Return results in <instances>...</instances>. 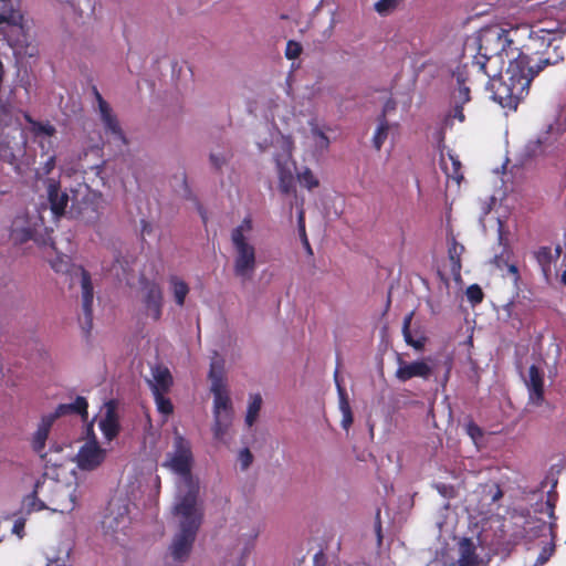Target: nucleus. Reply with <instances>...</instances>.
Masks as SVG:
<instances>
[{
	"label": "nucleus",
	"mask_w": 566,
	"mask_h": 566,
	"mask_svg": "<svg viewBox=\"0 0 566 566\" xmlns=\"http://www.w3.org/2000/svg\"><path fill=\"white\" fill-rule=\"evenodd\" d=\"M174 514L180 518L179 531L172 538L169 552L174 560L185 562L192 549L202 518L197 509L193 492L178 499L174 506Z\"/></svg>",
	"instance_id": "7ed1b4c3"
},
{
	"label": "nucleus",
	"mask_w": 566,
	"mask_h": 566,
	"mask_svg": "<svg viewBox=\"0 0 566 566\" xmlns=\"http://www.w3.org/2000/svg\"><path fill=\"white\" fill-rule=\"evenodd\" d=\"M33 237V231L31 228H19L18 221H14L11 227L10 238L14 243H24L31 240Z\"/></svg>",
	"instance_id": "473e14b6"
},
{
	"label": "nucleus",
	"mask_w": 566,
	"mask_h": 566,
	"mask_svg": "<svg viewBox=\"0 0 566 566\" xmlns=\"http://www.w3.org/2000/svg\"><path fill=\"white\" fill-rule=\"evenodd\" d=\"M151 378L147 384L153 394L169 392L174 385V377L167 366L155 364L150 367Z\"/></svg>",
	"instance_id": "4468645a"
},
{
	"label": "nucleus",
	"mask_w": 566,
	"mask_h": 566,
	"mask_svg": "<svg viewBox=\"0 0 566 566\" xmlns=\"http://www.w3.org/2000/svg\"><path fill=\"white\" fill-rule=\"evenodd\" d=\"M54 486L57 488L56 496H64V495L69 496L70 497V503L69 504H61V503H56L54 500H52L51 502L56 505L53 510L54 511H61V512L72 511L74 509V506H75L74 499L72 497V494L70 492H67V490L65 488L57 486L56 484H54Z\"/></svg>",
	"instance_id": "4c0bfd02"
},
{
	"label": "nucleus",
	"mask_w": 566,
	"mask_h": 566,
	"mask_svg": "<svg viewBox=\"0 0 566 566\" xmlns=\"http://www.w3.org/2000/svg\"><path fill=\"white\" fill-rule=\"evenodd\" d=\"M259 533L258 532H254L253 535H252V539H255L258 537Z\"/></svg>",
	"instance_id": "052dcab7"
},
{
	"label": "nucleus",
	"mask_w": 566,
	"mask_h": 566,
	"mask_svg": "<svg viewBox=\"0 0 566 566\" xmlns=\"http://www.w3.org/2000/svg\"><path fill=\"white\" fill-rule=\"evenodd\" d=\"M342 413H343L342 426L344 429H348L354 421L352 410H348V411H345Z\"/></svg>",
	"instance_id": "49530a36"
},
{
	"label": "nucleus",
	"mask_w": 566,
	"mask_h": 566,
	"mask_svg": "<svg viewBox=\"0 0 566 566\" xmlns=\"http://www.w3.org/2000/svg\"><path fill=\"white\" fill-rule=\"evenodd\" d=\"M200 216L202 218L203 223H207L206 212L201 208H200Z\"/></svg>",
	"instance_id": "13d9d810"
},
{
	"label": "nucleus",
	"mask_w": 566,
	"mask_h": 566,
	"mask_svg": "<svg viewBox=\"0 0 566 566\" xmlns=\"http://www.w3.org/2000/svg\"><path fill=\"white\" fill-rule=\"evenodd\" d=\"M377 534H378L379 541H381V525H380V522H378Z\"/></svg>",
	"instance_id": "4d7b16f0"
},
{
	"label": "nucleus",
	"mask_w": 566,
	"mask_h": 566,
	"mask_svg": "<svg viewBox=\"0 0 566 566\" xmlns=\"http://www.w3.org/2000/svg\"><path fill=\"white\" fill-rule=\"evenodd\" d=\"M98 427L107 441H113L119 434L120 423L115 400L105 403V413L99 420Z\"/></svg>",
	"instance_id": "9b49d317"
},
{
	"label": "nucleus",
	"mask_w": 566,
	"mask_h": 566,
	"mask_svg": "<svg viewBox=\"0 0 566 566\" xmlns=\"http://www.w3.org/2000/svg\"><path fill=\"white\" fill-rule=\"evenodd\" d=\"M467 297L473 305L479 304L483 301L484 293L478 284H472L467 289Z\"/></svg>",
	"instance_id": "58836bf2"
},
{
	"label": "nucleus",
	"mask_w": 566,
	"mask_h": 566,
	"mask_svg": "<svg viewBox=\"0 0 566 566\" xmlns=\"http://www.w3.org/2000/svg\"><path fill=\"white\" fill-rule=\"evenodd\" d=\"M45 480H38L34 484V489L31 494L27 495L23 500V506L27 509V512L41 511L46 509V505L43 501L38 497L40 489L44 485Z\"/></svg>",
	"instance_id": "bb28decb"
},
{
	"label": "nucleus",
	"mask_w": 566,
	"mask_h": 566,
	"mask_svg": "<svg viewBox=\"0 0 566 566\" xmlns=\"http://www.w3.org/2000/svg\"><path fill=\"white\" fill-rule=\"evenodd\" d=\"M334 378H335V384H336V387H337L340 411L345 412V411L352 410L350 409V405H349V400H348V395L346 392V389L343 387V385H342V382L339 380L338 370L337 369L335 370Z\"/></svg>",
	"instance_id": "f704fd0d"
},
{
	"label": "nucleus",
	"mask_w": 566,
	"mask_h": 566,
	"mask_svg": "<svg viewBox=\"0 0 566 566\" xmlns=\"http://www.w3.org/2000/svg\"><path fill=\"white\" fill-rule=\"evenodd\" d=\"M291 151L284 156H275V164L279 175V188L284 195H289L294 189L293 169L295 168V164L291 160Z\"/></svg>",
	"instance_id": "f8f14e48"
},
{
	"label": "nucleus",
	"mask_w": 566,
	"mask_h": 566,
	"mask_svg": "<svg viewBox=\"0 0 566 566\" xmlns=\"http://www.w3.org/2000/svg\"><path fill=\"white\" fill-rule=\"evenodd\" d=\"M48 199L51 210L55 217H61L65 213V209L69 203V195L61 191L59 182L50 180L48 186Z\"/></svg>",
	"instance_id": "a211bd4d"
},
{
	"label": "nucleus",
	"mask_w": 566,
	"mask_h": 566,
	"mask_svg": "<svg viewBox=\"0 0 566 566\" xmlns=\"http://www.w3.org/2000/svg\"><path fill=\"white\" fill-rule=\"evenodd\" d=\"M24 119L28 124L31 126V133L34 135V137H39L42 135L46 136H54L56 133L55 127L50 124L49 122H39L35 120L30 114H24Z\"/></svg>",
	"instance_id": "cd10ccee"
},
{
	"label": "nucleus",
	"mask_w": 566,
	"mask_h": 566,
	"mask_svg": "<svg viewBox=\"0 0 566 566\" xmlns=\"http://www.w3.org/2000/svg\"><path fill=\"white\" fill-rule=\"evenodd\" d=\"M210 161L217 170L221 169L222 166L226 164V159L223 156H219V155H214V154L210 155Z\"/></svg>",
	"instance_id": "a18cd8bd"
},
{
	"label": "nucleus",
	"mask_w": 566,
	"mask_h": 566,
	"mask_svg": "<svg viewBox=\"0 0 566 566\" xmlns=\"http://www.w3.org/2000/svg\"><path fill=\"white\" fill-rule=\"evenodd\" d=\"M459 566H479L480 559L472 538L464 537L459 543Z\"/></svg>",
	"instance_id": "4be33fe9"
},
{
	"label": "nucleus",
	"mask_w": 566,
	"mask_h": 566,
	"mask_svg": "<svg viewBox=\"0 0 566 566\" xmlns=\"http://www.w3.org/2000/svg\"><path fill=\"white\" fill-rule=\"evenodd\" d=\"M313 562H314L315 566H324L326 564V556H325V554L322 551L317 552L314 555Z\"/></svg>",
	"instance_id": "09e8293b"
},
{
	"label": "nucleus",
	"mask_w": 566,
	"mask_h": 566,
	"mask_svg": "<svg viewBox=\"0 0 566 566\" xmlns=\"http://www.w3.org/2000/svg\"><path fill=\"white\" fill-rule=\"evenodd\" d=\"M81 271V289H82V312L83 318H81L82 329L86 335L90 334L93 327V300L94 290L92 284L91 274L84 268H80Z\"/></svg>",
	"instance_id": "0eeeda50"
},
{
	"label": "nucleus",
	"mask_w": 566,
	"mask_h": 566,
	"mask_svg": "<svg viewBox=\"0 0 566 566\" xmlns=\"http://www.w3.org/2000/svg\"><path fill=\"white\" fill-rule=\"evenodd\" d=\"M105 457L106 450L101 448L97 441L93 439L80 448L76 455L77 467L87 471L95 470L104 462Z\"/></svg>",
	"instance_id": "9d476101"
},
{
	"label": "nucleus",
	"mask_w": 566,
	"mask_h": 566,
	"mask_svg": "<svg viewBox=\"0 0 566 566\" xmlns=\"http://www.w3.org/2000/svg\"><path fill=\"white\" fill-rule=\"evenodd\" d=\"M412 316H413V313L411 312L403 318L402 334H403L405 340L408 345L413 347L416 350H421V349H423V347L427 343V337L423 336L418 331H415V332L411 331L410 325H411Z\"/></svg>",
	"instance_id": "a878e982"
},
{
	"label": "nucleus",
	"mask_w": 566,
	"mask_h": 566,
	"mask_svg": "<svg viewBox=\"0 0 566 566\" xmlns=\"http://www.w3.org/2000/svg\"><path fill=\"white\" fill-rule=\"evenodd\" d=\"M144 304L147 311V315L150 316L154 321H159L161 317L163 292L158 284H148L144 297Z\"/></svg>",
	"instance_id": "dca6fc26"
},
{
	"label": "nucleus",
	"mask_w": 566,
	"mask_h": 566,
	"mask_svg": "<svg viewBox=\"0 0 566 566\" xmlns=\"http://www.w3.org/2000/svg\"><path fill=\"white\" fill-rule=\"evenodd\" d=\"M239 461L242 470H247L251 465L253 461V455L248 448H244L240 451Z\"/></svg>",
	"instance_id": "a19ab883"
},
{
	"label": "nucleus",
	"mask_w": 566,
	"mask_h": 566,
	"mask_svg": "<svg viewBox=\"0 0 566 566\" xmlns=\"http://www.w3.org/2000/svg\"><path fill=\"white\" fill-rule=\"evenodd\" d=\"M23 530H24V522L17 521L13 525V533H15L18 536L22 537Z\"/></svg>",
	"instance_id": "3c124183"
},
{
	"label": "nucleus",
	"mask_w": 566,
	"mask_h": 566,
	"mask_svg": "<svg viewBox=\"0 0 566 566\" xmlns=\"http://www.w3.org/2000/svg\"><path fill=\"white\" fill-rule=\"evenodd\" d=\"M560 282L566 285V270L562 273Z\"/></svg>",
	"instance_id": "bf43d9fd"
},
{
	"label": "nucleus",
	"mask_w": 566,
	"mask_h": 566,
	"mask_svg": "<svg viewBox=\"0 0 566 566\" xmlns=\"http://www.w3.org/2000/svg\"><path fill=\"white\" fill-rule=\"evenodd\" d=\"M52 268H53L56 272H64V271H66V269H67V263H64L63 261L52 262Z\"/></svg>",
	"instance_id": "603ef678"
},
{
	"label": "nucleus",
	"mask_w": 566,
	"mask_h": 566,
	"mask_svg": "<svg viewBox=\"0 0 566 566\" xmlns=\"http://www.w3.org/2000/svg\"><path fill=\"white\" fill-rule=\"evenodd\" d=\"M103 526L106 528H113L112 522H108V517L103 521Z\"/></svg>",
	"instance_id": "6e6d98bb"
},
{
	"label": "nucleus",
	"mask_w": 566,
	"mask_h": 566,
	"mask_svg": "<svg viewBox=\"0 0 566 566\" xmlns=\"http://www.w3.org/2000/svg\"><path fill=\"white\" fill-rule=\"evenodd\" d=\"M528 391L527 406L542 407L545 406L552 410V406L545 401L544 397V371L536 365H532L528 369V378L525 380Z\"/></svg>",
	"instance_id": "6e6552de"
},
{
	"label": "nucleus",
	"mask_w": 566,
	"mask_h": 566,
	"mask_svg": "<svg viewBox=\"0 0 566 566\" xmlns=\"http://www.w3.org/2000/svg\"><path fill=\"white\" fill-rule=\"evenodd\" d=\"M297 179L302 186L307 189H313L318 187V179L313 175L310 168H305L302 172L297 175Z\"/></svg>",
	"instance_id": "e433bc0d"
},
{
	"label": "nucleus",
	"mask_w": 566,
	"mask_h": 566,
	"mask_svg": "<svg viewBox=\"0 0 566 566\" xmlns=\"http://www.w3.org/2000/svg\"><path fill=\"white\" fill-rule=\"evenodd\" d=\"M560 253L562 248L559 245L555 248V253H553L551 247H541L534 252V258L546 277L551 273V266L553 261L558 259Z\"/></svg>",
	"instance_id": "5701e85b"
},
{
	"label": "nucleus",
	"mask_w": 566,
	"mask_h": 566,
	"mask_svg": "<svg viewBox=\"0 0 566 566\" xmlns=\"http://www.w3.org/2000/svg\"><path fill=\"white\" fill-rule=\"evenodd\" d=\"M400 2L401 0H379L374 4V9L378 14L385 17L394 12Z\"/></svg>",
	"instance_id": "c9c22d12"
},
{
	"label": "nucleus",
	"mask_w": 566,
	"mask_h": 566,
	"mask_svg": "<svg viewBox=\"0 0 566 566\" xmlns=\"http://www.w3.org/2000/svg\"><path fill=\"white\" fill-rule=\"evenodd\" d=\"M169 283L176 304L184 306L185 300L189 293L188 284L176 275L170 276Z\"/></svg>",
	"instance_id": "c85d7f7f"
},
{
	"label": "nucleus",
	"mask_w": 566,
	"mask_h": 566,
	"mask_svg": "<svg viewBox=\"0 0 566 566\" xmlns=\"http://www.w3.org/2000/svg\"><path fill=\"white\" fill-rule=\"evenodd\" d=\"M397 358L399 368L396 371V377L400 381H407L413 377L428 378L431 375V367L423 360L407 364L402 360V356H397Z\"/></svg>",
	"instance_id": "2eb2a0df"
},
{
	"label": "nucleus",
	"mask_w": 566,
	"mask_h": 566,
	"mask_svg": "<svg viewBox=\"0 0 566 566\" xmlns=\"http://www.w3.org/2000/svg\"><path fill=\"white\" fill-rule=\"evenodd\" d=\"M88 402L86 398L77 396L76 399L71 403H61L56 407L53 413L49 416L55 421L57 418L66 415H81L87 416Z\"/></svg>",
	"instance_id": "6ab92c4d"
},
{
	"label": "nucleus",
	"mask_w": 566,
	"mask_h": 566,
	"mask_svg": "<svg viewBox=\"0 0 566 566\" xmlns=\"http://www.w3.org/2000/svg\"><path fill=\"white\" fill-rule=\"evenodd\" d=\"M468 432L473 439H475V437L482 436L481 429L474 423H470L468 426Z\"/></svg>",
	"instance_id": "8fccbe9b"
},
{
	"label": "nucleus",
	"mask_w": 566,
	"mask_h": 566,
	"mask_svg": "<svg viewBox=\"0 0 566 566\" xmlns=\"http://www.w3.org/2000/svg\"><path fill=\"white\" fill-rule=\"evenodd\" d=\"M463 105L461 103L455 102L454 103V117L458 118L460 122L464 120V114H463Z\"/></svg>",
	"instance_id": "de8ad7c7"
},
{
	"label": "nucleus",
	"mask_w": 566,
	"mask_h": 566,
	"mask_svg": "<svg viewBox=\"0 0 566 566\" xmlns=\"http://www.w3.org/2000/svg\"><path fill=\"white\" fill-rule=\"evenodd\" d=\"M216 356L209 370L210 391L213 394V437L222 440L233 420V407L227 387L224 361Z\"/></svg>",
	"instance_id": "20e7f679"
},
{
	"label": "nucleus",
	"mask_w": 566,
	"mask_h": 566,
	"mask_svg": "<svg viewBox=\"0 0 566 566\" xmlns=\"http://www.w3.org/2000/svg\"><path fill=\"white\" fill-rule=\"evenodd\" d=\"M503 496V491L501 490V488L496 484L495 485V491L492 495V502H496L499 501L501 497Z\"/></svg>",
	"instance_id": "864d4df0"
},
{
	"label": "nucleus",
	"mask_w": 566,
	"mask_h": 566,
	"mask_svg": "<svg viewBox=\"0 0 566 566\" xmlns=\"http://www.w3.org/2000/svg\"><path fill=\"white\" fill-rule=\"evenodd\" d=\"M97 220H98V216L96 214V216L94 217L93 222H96Z\"/></svg>",
	"instance_id": "680f3d73"
},
{
	"label": "nucleus",
	"mask_w": 566,
	"mask_h": 566,
	"mask_svg": "<svg viewBox=\"0 0 566 566\" xmlns=\"http://www.w3.org/2000/svg\"><path fill=\"white\" fill-rule=\"evenodd\" d=\"M389 124L386 119V109L382 111L379 117V124L373 137V145L375 149L380 150L385 140L388 137Z\"/></svg>",
	"instance_id": "7c9ffc66"
},
{
	"label": "nucleus",
	"mask_w": 566,
	"mask_h": 566,
	"mask_svg": "<svg viewBox=\"0 0 566 566\" xmlns=\"http://www.w3.org/2000/svg\"><path fill=\"white\" fill-rule=\"evenodd\" d=\"M54 423V420L49 415L43 416L36 431L33 434L32 439V448L33 450L39 453L43 459L45 458V454H42V451L45 448V442L48 440L50 430Z\"/></svg>",
	"instance_id": "aec40b11"
},
{
	"label": "nucleus",
	"mask_w": 566,
	"mask_h": 566,
	"mask_svg": "<svg viewBox=\"0 0 566 566\" xmlns=\"http://www.w3.org/2000/svg\"><path fill=\"white\" fill-rule=\"evenodd\" d=\"M464 252V247L452 238L448 244V256L450 261V272L457 280L461 276L462 263L461 256Z\"/></svg>",
	"instance_id": "393cba45"
},
{
	"label": "nucleus",
	"mask_w": 566,
	"mask_h": 566,
	"mask_svg": "<svg viewBox=\"0 0 566 566\" xmlns=\"http://www.w3.org/2000/svg\"><path fill=\"white\" fill-rule=\"evenodd\" d=\"M556 501H557V493L555 491H549L547 494L546 506H547L548 515L551 518L555 517L554 510H555Z\"/></svg>",
	"instance_id": "79ce46f5"
},
{
	"label": "nucleus",
	"mask_w": 566,
	"mask_h": 566,
	"mask_svg": "<svg viewBox=\"0 0 566 566\" xmlns=\"http://www.w3.org/2000/svg\"><path fill=\"white\" fill-rule=\"evenodd\" d=\"M458 83L457 94L454 101L461 104L468 103L470 97V87L467 83H472L474 78H482L485 74H478V70L471 67L470 63L459 65L452 73Z\"/></svg>",
	"instance_id": "1a4fd4ad"
},
{
	"label": "nucleus",
	"mask_w": 566,
	"mask_h": 566,
	"mask_svg": "<svg viewBox=\"0 0 566 566\" xmlns=\"http://www.w3.org/2000/svg\"><path fill=\"white\" fill-rule=\"evenodd\" d=\"M262 402L263 400L260 394L250 395V401L245 415V424L248 427H252L258 420Z\"/></svg>",
	"instance_id": "c756f323"
},
{
	"label": "nucleus",
	"mask_w": 566,
	"mask_h": 566,
	"mask_svg": "<svg viewBox=\"0 0 566 566\" xmlns=\"http://www.w3.org/2000/svg\"><path fill=\"white\" fill-rule=\"evenodd\" d=\"M14 139V137H12ZM25 142L22 140L21 144H12V140L9 135L0 137V160L14 164L18 159V155L24 151Z\"/></svg>",
	"instance_id": "412c9836"
},
{
	"label": "nucleus",
	"mask_w": 566,
	"mask_h": 566,
	"mask_svg": "<svg viewBox=\"0 0 566 566\" xmlns=\"http://www.w3.org/2000/svg\"><path fill=\"white\" fill-rule=\"evenodd\" d=\"M317 136L322 139L325 146H328L329 139L323 132L318 130Z\"/></svg>",
	"instance_id": "5fc2aeb1"
},
{
	"label": "nucleus",
	"mask_w": 566,
	"mask_h": 566,
	"mask_svg": "<svg viewBox=\"0 0 566 566\" xmlns=\"http://www.w3.org/2000/svg\"><path fill=\"white\" fill-rule=\"evenodd\" d=\"M297 229H298L300 238H301L304 249L306 250V252L310 255H313V250H312V247L310 244V241H308V238L306 234L305 212L303 209H301L297 213Z\"/></svg>",
	"instance_id": "72a5a7b5"
},
{
	"label": "nucleus",
	"mask_w": 566,
	"mask_h": 566,
	"mask_svg": "<svg viewBox=\"0 0 566 566\" xmlns=\"http://www.w3.org/2000/svg\"><path fill=\"white\" fill-rule=\"evenodd\" d=\"M532 62L528 54L518 53L515 60H511L504 76L489 72L486 88L492 93V99L503 108L516 111L520 102L528 94L533 78L551 64L548 59H538L534 64Z\"/></svg>",
	"instance_id": "f257e3e1"
},
{
	"label": "nucleus",
	"mask_w": 566,
	"mask_h": 566,
	"mask_svg": "<svg viewBox=\"0 0 566 566\" xmlns=\"http://www.w3.org/2000/svg\"><path fill=\"white\" fill-rule=\"evenodd\" d=\"M195 457L191 442L177 430L174 433L172 451L168 452L163 467L179 475L188 490L186 494L193 492L195 501L198 497V484L193 481L192 467Z\"/></svg>",
	"instance_id": "39448f33"
},
{
	"label": "nucleus",
	"mask_w": 566,
	"mask_h": 566,
	"mask_svg": "<svg viewBox=\"0 0 566 566\" xmlns=\"http://www.w3.org/2000/svg\"><path fill=\"white\" fill-rule=\"evenodd\" d=\"M93 91L98 103L102 122L106 128V132L113 134L123 144H127L126 137L122 130L117 117L112 113L108 103L102 97L96 87H94Z\"/></svg>",
	"instance_id": "ddd939ff"
},
{
	"label": "nucleus",
	"mask_w": 566,
	"mask_h": 566,
	"mask_svg": "<svg viewBox=\"0 0 566 566\" xmlns=\"http://www.w3.org/2000/svg\"><path fill=\"white\" fill-rule=\"evenodd\" d=\"M566 133V113L558 116L554 123L549 124L537 138L539 146L554 145Z\"/></svg>",
	"instance_id": "f3484780"
},
{
	"label": "nucleus",
	"mask_w": 566,
	"mask_h": 566,
	"mask_svg": "<svg viewBox=\"0 0 566 566\" xmlns=\"http://www.w3.org/2000/svg\"><path fill=\"white\" fill-rule=\"evenodd\" d=\"M23 15L13 9L11 0H0V25L7 24L13 28H22Z\"/></svg>",
	"instance_id": "b1692460"
},
{
	"label": "nucleus",
	"mask_w": 566,
	"mask_h": 566,
	"mask_svg": "<svg viewBox=\"0 0 566 566\" xmlns=\"http://www.w3.org/2000/svg\"><path fill=\"white\" fill-rule=\"evenodd\" d=\"M493 263L499 270H504L505 266L509 264V255L505 256L503 253L500 255H495Z\"/></svg>",
	"instance_id": "c03bdc74"
},
{
	"label": "nucleus",
	"mask_w": 566,
	"mask_h": 566,
	"mask_svg": "<svg viewBox=\"0 0 566 566\" xmlns=\"http://www.w3.org/2000/svg\"><path fill=\"white\" fill-rule=\"evenodd\" d=\"M168 392H155L153 394L157 411L167 419L174 412V405L167 397Z\"/></svg>",
	"instance_id": "2f4dec72"
},
{
	"label": "nucleus",
	"mask_w": 566,
	"mask_h": 566,
	"mask_svg": "<svg viewBox=\"0 0 566 566\" xmlns=\"http://www.w3.org/2000/svg\"><path fill=\"white\" fill-rule=\"evenodd\" d=\"M301 53H302V46L298 42L290 40L286 43L285 56L289 60H294V59L298 57Z\"/></svg>",
	"instance_id": "ea45409f"
},
{
	"label": "nucleus",
	"mask_w": 566,
	"mask_h": 566,
	"mask_svg": "<svg viewBox=\"0 0 566 566\" xmlns=\"http://www.w3.org/2000/svg\"><path fill=\"white\" fill-rule=\"evenodd\" d=\"M252 231V220L244 218L243 221L231 231V242L234 248L233 273L242 282L252 279L256 269V252L245 237Z\"/></svg>",
	"instance_id": "423d86ee"
},
{
	"label": "nucleus",
	"mask_w": 566,
	"mask_h": 566,
	"mask_svg": "<svg viewBox=\"0 0 566 566\" xmlns=\"http://www.w3.org/2000/svg\"><path fill=\"white\" fill-rule=\"evenodd\" d=\"M521 30L531 32L527 25L510 29L491 25L482 29L478 36V53L469 62L471 67L476 69L478 74L489 75L488 64L493 60L503 63L506 59L510 64L518 53H524L516 41V35Z\"/></svg>",
	"instance_id": "f03ea898"
},
{
	"label": "nucleus",
	"mask_w": 566,
	"mask_h": 566,
	"mask_svg": "<svg viewBox=\"0 0 566 566\" xmlns=\"http://www.w3.org/2000/svg\"><path fill=\"white\" fill-rule=\"evenodd\" d=\"M505 269L507 270V274L512 276L514 285H517L521 280L518 268L513 263H509Z\"/></svg>",
	"instance_id": "37998d69"
}]
</instances>
